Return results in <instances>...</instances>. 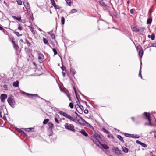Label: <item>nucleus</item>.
<instances>
[{
  "mask_svg": "<svg viewBox=\"0 0 156 156\" xmlns=\"http://www.w3.org/2000/svg\"><path fill=\"white\" fill-rule=\"evenodd\" d=\"M112 151L113 152L119 156L121 154V151L118 149L117 147H114L112 148Z\"/></svg>",
  "mask_w": 156,
  "mask_h": 156,
  "instance_id": "5",
  "label": "nucleus"
},
{
  "mask_svg": "<svg viewBox=\"0 0 156 156\" xmlns=\"http://www.w3.org/2000/svg\"><path fill=\"white\" fill-rule=\"evenodd\" d=\"M151 39L153 40H154V38H155V35L153 33H152L151 35Z\"/></svg>",
  "mask_w": 156,
  "mask_h": 156,
  "instance_id": "48",
  "label": "nucleus"
},
{
  "mask_svg": "<svg viewBox=\"0 0 156 156\" xmlns=\"http://www.w3.org/2000/svg\"><path fill=\"white\" fill-rule=\"evenodd\" d=\"M139 57L141 58L143 54V49L139 51Z\"/></svg>",
  "mask_w": 156,
  "mask_h": 156,
  "instance_id": "18",
  "label": "nucleus"
},
{
  "mask_svg": "<svg viewBox=\"0 0 156 156\" xmlns=\"http://www.w3.org/2000/svg\"><path fill=\"white\" fill-rule=\"evenodd\" d=\"M18 29L20 30H22V28L21 26H20L18 27Z\"/></svg>",
  "mask_w": 156,
  "mask_h": 156,
  "instance_id": "62",
  "label": "nucleus"
},
{
  "mask_svg": "<svg viewBox=\"0 0 156 156\" xmlns=\"http://www.w3.org/2000/svg\"><path fill=\"white\" fill-rule=\"evenodd\" d=\"M75 113L80 118V117H81L79 115H78L77 113L75 112Z\"/></svg>",
  "mask_w": 156,
  "mask_h": 156,
  "instance_id": "58",
  "label": "nucleus"
},
{
  "mask_svg": "<svg viewBox=\"0 0 156 156\" xmlns=\"http://www.w3.org/2000/svg\"><path fill=\"white\" fill-rule=\"evenodd\" d=\"M33 64L34 66L35 67H37V66L36 64L35 63V62H33Z\"/></svg>",
  "mask_w": 156,
  "mask_h": 156,
  "instance_id": "61",
  "label": "nucleus"
},
{
  "mask_svg": "<svg viewBox=\"0 0 156 156\" xmlns=\"http://www.w3.org/2000/svg\"><path fill=\"white\" fill-rule=\"evenodd\" d=\"M52 50L54 53V55H56L57 54V52L55 48H52Z\"/></svg>",
  "mask_w": 156,
  "mask_h": 156,
  "instance_id": "47",
  "label": "nucleus"
},
{
  "mask_svg": "<svg viewBox=\"0 0 156 156\" xmlns=\"http://www.w3.org/2000/svg\"><path fill=\"white\" fill-rule=\"evenodd\" d=\"M94 136L97 139H101V136L98 134H94Z\"/></svg>",
  "mask_w": 156,
  "mask_h": 156,
  "instance_id": "39",
  "label": "nucleus"
},
{
  "mask_svg": "<svg viewBox=\"0 0 156 156\" xmlns=\"http://www.w3.org/2000/svg\"><path fill=\"white\" fill-rule=\"evenodd\" d=\"M65 69H66V68L65 67H61V69H62V71L64 70Z\"/></svg>",
  "mask_w": 156,
  "mask_h": 156,
  "instance_id": "64",
  "label": "nucleus"
},
{
  "mask_svg": "<svg viewBox=\"0 0 156 156\" xmlns=\"http://www.w3.org/2000/svg\"><path fill=\"white\" fill-rule=\"evenodd\" d=\"M136 48L137 50L140 51L141 50H142V47L140 45H138L136 47Z\"/></svg>",
  "mask_w": 156,
  "mask_h": 156,
  "instance_id": "44",
  "label": "nucleus"
},
{
  "mask_svg": "<svg viewBox=\"0 0 156 156\" xmlns=\"http://www.w3.org/2000/svg\"><path fill=\"white\" fill-rule=\"evenodd\" d=\"M117 138L120 140V141L122 142L123 143L124 142V141L123 140L122 137L120 135H118L117 136Z\"/></svg>",
  "mask_w": 156,
  "mask_h": 156,
  "instance_id": "22",
  "label": "nucleus"
},
{
  "mask_svg": "<svg viewBox=\"0 0 156 156\" xmlns=\"http://www.w3.org/2000/svg\"><path fill=\"white\" fill-rule=\"evenodd\" d=\"M66 1L67 4L69 6L72 3L71 0H66Z\"/></svg>",
  "mask_w": 156,
  "mask_h": 156,
  "instance_id": "36",
  "label": "nucleus"
},
{
  "mask_svg": "<svg viewBox=\"0 0 156 156\" xmlns=\"http://www.w3.org/2000/svg\"><path fill=\"white\" fill-rule=\"evenodd\" d=\"M52 5L55 3L54 0H50Z\"/></svg>",
  "mask_w": 156,
  "mask_h": 156,
  "instance_id": "56",
  "label": "nucleus"
},
{
  "mask_svg": "<svg viewBox=\"0 0 156 156\" xmlns=\"http://www.w3.org/2000/svg\"><path fill=\"white\" fill-rule=\"evenodd\" d=\"M23 5L26 8L27 11H30V7L29 4L28 3L26 2H23Z\"/></svg>",
  "mask_w": 156,
  "mask_h": 156,
  "instance_id": "9",
  "label": "nucleus"
},
{
  "mask_svg": "<svg viewBox=\"0 0 156 156\" xmlns=\"http://www.w3.org/2000/svg\"><path fill=\"white\" fill-rule=\"evenodd\" d=\"M29 28L30 31L33 33V34H35V31L34 30V28L33 26H29Z\"/></svg>",
  "mask_w": 156,
  "mask_h": 156,
  "instance_id": "17",
  "label": "nucleus"
},
{
  "mask_svg": "<svg viewBox=\"0 0 156 156\" xmlns=\"http://www.w3.org/2000/svg\"><path fill=\"white\" fill-rule=\"evenodd\" d=\"M132 30L136 32H139L140 31L136 27H133L132 29Z\"/></svg>",
  "mask_w": 156,
  "mask_h": 156,
  "instance_id": "31",
  "label": "nucleus"
},
{
  "mask_svg": "<svg viewBox=\"0 0 156 156\" xmlns=\"http://www.w3.org/2000/svg\"><path fill=\"white\" fill-rule=\"evenodd\" d=\"M80 119H78L77 120V121L80 124V125H83L86 127H89V128H92V129H94L93 127H92L91 125L85 121L82 117H80Z\"/></svg>",
  "mask_w": 156,
  "mask_h": 156,
  "instance_id": "1",
  "label": "nucleus"
},
{
  "mask_svg": "<svg viewBox=\"0 0 156 156\" xmlns=\"http://www.w3.org/2000/svg\"><path fill=\"white\" fill-rule=\"evenodd\" d=\"M122 150L125 153H127L129 151L128 149L126 147H122Z\"/></svg>",
  "mask_w": 156,
  "mask_h": 156,
  "instance_id": "28",
  "label": "nucleus"
},
{
  "mask_svg": "<svg viewBox=\"0 0 156 156\" xmlns=\"http://www.w3.org/2000/svg\"><path fill=\"white\" fill-rule=\"evenodd\" d=\"M38 62L40 63H43L44 60V57L42 54L38 53Z\"/></svg>",
  "mask_w": 156,
  "mask_h": 156,
  "instance_id": "4",
  "label": "nucleus"
},
{
  "mask_svg": "<svg viewBox=\"0 0 156 156\" xmlns=\"http://www.w3.org/2000/svg\"><path fill=\"white\" fill-rule=\"evenodd\" d=\"M12 42L13 44L14 49L15 50H17L19 48L18 46L15 43V42L14 41H12Z\"/></svg>",
  "mask_w": 156,
  "mask_h": 156,
  "instance_id": "15",
  "label": "nucleus"
},
{
  "mask_svg": "<svg viewBox=\"0 0 156 156\" xmlns=\"http://www.w3.org/2000/svg\"><path fill=\"white\" fill-rule=\"evenodd\" d=\"M77 12V10L76 9H73L70 10V11L69 12V14H71Z\"/></svg>",
  "mask_w": 156,
  "mask_h": 156,
  "instance_id": "21",
  "label": "nucleus"
},
{
  "mask_svg": "<svg viewBox=\"0 0 156 156\" xmlns=\"http://www.w3.org/2000/svg\"><path fill=\"white\" fill-rule=\"evenodd\" d=\"M7 98V95L6 94H2L0 96V98L1 101L3 102L4 100Z\"/></svg>",
  "mask_w": 156,
  "mask_h": 156,
  "instance_id": "10",
  "label": "nucleus"
},
{
  "mask_svg": "<svg viewBox=\"0 0 156 156\" xmlns=\"http://www.w3.org/2000/svg\"><path fill=\"white\" fill-rule=\"evenodd\" d=\"M21 93L23 94H25L27 96L30 98H31L33 96L39 97V96L37 94H30L29 93H27L24 91H22Z\"/></svg>",
  "mask_w": 156,
  "mask_h": 156,
  "instance_id": "7",
  "label": "nucleus"
},
{
  "mask_svg": "<svg viewBox=\"0 0 156 156\" xmlns=\"http://www.w3.org/2000/svg\"><path fill=\"white\" fill-rule=\"evenodd\" d=\"M25 50L27 53H29L30 51V50L29 48H25Z\"/></svg>",
  "mask_w": 156,
  "mask_h": 156,
  "instance_id": "32",
  "label": "nucleus"
},
{
  "mask_svg": "<svg viewBox=\"0 0 156 156\" xmlns=\"http://www.w3.org/2000/svg\"><path fill=\"white\" fill-rule=\"evenodd\" d=\"M84 113H85V114H87L88 113V111L87 110V109H85L84 110Z\"/></svg>",
  "mask_w": 156,
  "mask_h": 156,
  "instance_id": "57",
  "label": "nucleus"
},
{
  "mask_svg": "<svg viewBox=\"0 0 156 156\" xmlns=\"http://www.w3.org/2000/svg\"><path fill=\"white\" fill-rule=\"evenodd\" d=\"M41 98V99L43 100H44V101H45L46 103L47 104V105H49L50 104V102L49 101H47L46 100H45V99H43V98Z\"/></svg>",
  "mask_w": 156,
  "mask_h": 156,
  "instance_id": "46",
  "label": "nucleus"
},
{
  "mask_svg": "<svg viewBox=\"0 0 156 156\" xmlns=\"http://www.w3.org/2000/svg\"><path fill=\"white\" fill-rule=\"evenodd\" d=\"M59 113L61 115H63V116L65 117H67V115H68V114L64 112L63 111H60L59 112Z\"/></svg>",
  "mask_w": 156,
  "mask_h": 156,
  "instance_id": "13",
  "label": "nucleus"
},
{
  "mask_svg": "<svg viewBox=\"0 0 156 156\" xmlns=\"http://www.w3.org/2000/svg\"><path fill=\"white\" fill-rule=\"evenodd\" d=\"M49 121V120L48 119H45L43 122V124H46Z\"/></svg>",
  "mask_w": 156,
  "mask_h": 156,
  "instance_id": "40",
  "label": "nucleus"
},
{
  "mask_svg": "<svg viewBox=\"0 0 156 156\" xmlns=\"http://www.w3.org/2000/svg\"><path fill=\"white\" fill-rule=\"evenodd\" d=\"M131 119L133 122H134L135 121V118L134 117H131Z\"/></svg>",
  "mask_w": 156,
  "mask_h": 156,
  "instance_id": "55",
  "label": "nucleus"
},
{
  "mask_svg": "<svg viewBox=\"0 0 156 156\" xmlns=\"http://www.w3.org/2000/svg\"><path fill=\"white\" fill-rule=\"evenodd\" d=\"M48 124L49 126L48 129H50L52 130V129L54 128V126L53 124L51 122H49L48 123Z\"/></svg>",
  "mask_w": 156,
  "mask_h": 156,
  "instance_id": "23",
  "label": "nucleus"
},
{
  "mask_svg": "<svg viewBox=\"0 0 156 156\" xmlns=\"http://www.w3.org/2000/svg\"><path fill=\"white\" fill-rule=\"evenodd\" d=\"M43 41L44 42V43L48 45V40L45 38H43Z\"/></svg>",
  "mask_w": 156,
  "mask_h": 156,
  "instance_id": "35",
  "label": "nucleus"
},
{
  "mask_svg": "<svg viewBox=\"0 0 156 156\" xmlns=\"http://www.w3.org/2000/svg\"><path fill=\"white\" fill-rule=\"evenodd\" d=\"M3 87L4 88L5 90H8V87L6 85H4L3 86Z\"/></svg>",
  "mask_w": 156,
  "mask_h": 156,
  "instance_id": "52",
  "label": "nucleus"
},
{
  "mask_svg": "<svg viewBox=\"0 0 156 156\" xmlns=\"http://www.w3.org/2000/svg\"><path fill=\"white\" fill-rule=\"evenodd\" d=\"M19 131L21 134H23L25 136H26V134L25 133L23 130H21L20 129H19Z\"/></svg>",
  "mask_w": 156,
  "mask_h": 156,
  "instance_id": "42",
  "label": "nucleus"
},
{
  "mask_svg": "<svg viewBox=\"0 0 156 156\" xmlns=\"http://www.w3.org/2000/svg\"><path fill=\"white\" fill-rule=\"evenodd\" d=\"M136 142L140 145L142 147H147V145L141 142L140 141L137 140L136 141Z\"/></svg>",
  "mask_w": 156,
  "mask_h": 156,
  "instance_id": "11",
  "label": "nucleus"
},
{
  "mask_svg": "<svg viewBox=\"0 0 156 156\" xmlns=\"http://www.w3.org/2000/svg\"><path fill=\"white\" fill-rule=\"evenodd\" d=\"M2 118L4 120H6V117L5 116H4L3 117H2Z\"/></svg>",
  "mask_w": 156,
  "mask_h": 156,
  "instance_id": "60",
  "label": "nucleus"
},
{
  "mask_svg": "<svg viewBox=\"0 0 156 156\" xmlns=\"http://www.w3.org/2000/svg\"><path fill=\"white\" fill-rule=\"evenodd\" d=\"M130 12L131 14H133L134 13L133 10V9H131L130 10Z\"/></svg>",
  "mask_w": 156,
  "mask_h": 156,
  "instance_id": "59",
  "label": "nucleus"
},
{
  "mask_svg": "<svg viewBox=\"0 0 156 156\" xmlns=\"http://www.w3.org/2000/svg\"><path fill=\"white\" fill-rule=\"evenodd\" d=\"M8 102L9 105L12 107L14 106L15 104V101L11 97H9L7 100Z\"/></svg>",
  "mask_w": 156,
  "mask_h": 156,
  "instance_id": "6",
  "label": "nucleus"
},
{
  "mask_svg": "<svg viewBox=\"0 0 156 156\" xmlns=\"http://www.w3.org/2000/svg\"><path fill=\"white\" fill-rule=\"evenodd\" d=\"M19 82L18 81H16L13 83L12 85L15 87H17L19 86Z\"/></svg>",
  "mask_w": 156,
  "mask_h": 156,
  "instance_id": "19",
  "label": "nucleus"
},
{
  "mask_svg": "<svg viewBox=\"0 0 156 156\" xmlns=\"http://www.w3.org/2000/svg\"><path fill=\"white\" fill-rule=\"evenodd\" d=\"M73 90H74V92L75 93V95H76V98H77V100H78V101L79 102V100L78 99V97H77V94H76V88L73 87Z\"/></svg>",
  "mask_w": 156,
  "mask_h": 156,
  "instance_id": "27",
  "label": "nucleus"
},
{
  "mask_svg": "<svg viewBox=\"0 0 156 156\" xmlns=\"http://www.w3.org/2000/svg\"><path fill=\"white\" fill-rule=\"evenodd\" d=\"M80 133L85 136L87 137L88 136V134L86 133L85 130L83 129L81 130Z\"/></svg>",
  "mask_w": 156,
  "mask_h": 156,
  "instance_id": "14",
  "label": "nucleus"
},
{
  "mask_svg": "<svg viewBox=\"0 0 156 156\" xmlns=\"http://www.w3.org/2000/svg\"><path fill=\"white\" fill-rule=\"evenodd\" d=\"M152 21V19L151 18H149L147 19V24H151Z\"/></svg>",
  "mask_w": 156,
  "mask_h": 156,
  "instance_id": "25",
  "label": "nucleus"
},
{
  "mask_svg": "<svg viewBox=\"0 0 156 156\" xmlns=\"http://www.w3.org/2000/svg\"><path fill=\"white\" fill-rule=\"evenodd\" d=\"M133 136L132 138H138L140 137V136L138 135H134L133 134Z\"/></svg>",
  "mask_w": 156,
  "mask_h": 156,
  "instance_id": "37",
  "label": "nucleus"
},
{
  "mask_svg": "<svg viewBox=\"0 0 156 156\" xmlns=\"http://www.w3.org/2000/svg\"><path fill=\"white\" fill-rule=\"evenodd\" d=\"M70 72L73 76H74L76 73L75 69L72 67L70 68Z\"/></svg>",
  "mask_w": 156,
  "mask_h": 156,
  "instance_id": "16",
  "label": "nucleus"
},
{
  "mask_svg": "<svg viewBox=\"0 0 156 156\" xmlns=\"http://www.w3.org/2000/svg\"><path fill=\"white\" fill-rule=\"evenodd\" d=\"M26 43L27 45L29 47L31 45V44L28 41H26Z\"/></svg>",
  "mask_w": 156,
  "mask_h": 156,
  "instance_id": "53",
  "label": "nucleus"
},
{
  "mask_svg": "<svg viewBox=\"0 0 156 156\" xmlns=\"http://www.w3.org/2000/svg\"><path fill=\"white\" fill-rule=\"evenodd\" d=\"M125 136H126L129 137H132L133 136V134H129L127 133H125Z\"/></svg>",
  "mask_w": 156,
  "mask_h": 156,
  "instance_id": "33",
  "label": "nucleus"
},
{
  "mask_svg": "<svg viewBox=\"0 0 156 156\" xmlns=\"http://www.w3.org/2000/svg\"><path fill=\"white\" fill-rule=\"evenodd\" d=\"M52 5L54 7L55 9H59L60 8L58 5H56L55 3H54Z\"/></svg>",
  "mask_w": 156,
  "mask_h": 156,
  "instance_id": "34",
  "label": "nucleus"
},
{
  "mask_svg": "<svg viewBox=\"0 0 156 156\" xmlns=\"http://www.w3.org/2000/svg\"><path fill=\"white\" fill-rule=\"evenodd\" d=\"M64 127L66 129L75 132V130L73 125L68 123H66L64 125Z\"/></svg>",
  "mask_w": 156,
  "mask_h": 156,
  "instance_id": "2",
  "label": "nucleus"
},
{
  "mask_svg": "<svg viewBox=\"0 0 156 156\" xmlns=\"http://www.w3.org/2000/svg\"><path fill=\"white\" fill-rule=\"evenodd\" d=\"M69 106L71 109H72L73 108V105L72 103H70L69 104Z\"/></svg>",
  "mask_w": 156,
  "mask_h": 156,
  "instance_id": "51",
  "label": "nucleus"
},
{
  "mask_svg": "<svg viewBox=\"0 0 156 156\" xmlns=\"http://www.w3.org/2000/svg\"><path fill=\"white\" fill-rule=\"evenodd\" d=\"M55 122L57 123V124H59V121L58 120V119H57L56 117H55Z\"/></svg>",
  "mask_w": 156,
  "mask_h": 156,
  "instance_id": "50",
  "label": "nucleus"
},
{
  "mask_svg": "<svg viewBox=\"0 0 156 156\" xmlns=\"http://www.w3.org/2000/svg\"><path fill=\"white\" fill-rule=\"evenodd\" d=\"M3 110V108L2 107H0V117L2 118V116L1 115V113L2 112V111Z\"/></svg>",
  "mask_w": 156,
  "mask_h": 156,
  "instance_id": "43",
  "label": "nucleus"
},
{
  "mask_svg": "<svg viewBox=\"0 0 156 156\" xmlns=\"http://www.w3.org/2000/svg\"><path fill=\"white\" fill-rule=\"evenodd\" d=\"M66 118H67L68 119H69L71 121H72L74 122H75V119L74 118H73V117H72L70 115H68Z\"/></svg>",
  "mask_w": 156,
  "mask_h": 156,
  "instance_id": "20",
  "label": "nucleus"
},
{
  "mask_svg": "<svg viewBox=\"0 0 156 156\" xmlns=\"http://www.w3.org/2000/svg\"><path fill=\"white\" fill-rule=\"evenodd\" d=\"M18 5H22V2L21 0H16Z\"/></svg>",
  "mask_w": 156,
  "mask_h": 156,
  "instance_id": "38",
  "label": "nucleus"
},
{
  "mask_svg": "<svg viewBox=\"0 0 156 156\" xmlns=\"http://www.w3.org/2000/svg\"><path fill=\"white\" fill-rule=\"evenodd\" d=\"M14 33L17 36H21L22 35V34H20L18 32H15Z\"/></svg>",
  "mask_w": 156,
  "mask_h": 156,
  "instance_id": "45",
  "label": "nucleus"
},
{
  "mask_svg": "<svg viewBox=\"0 0 156 156\" xmlns=\"http://www.w3.org/2000/svg\"><path fill=\"white\" fill-rule=\"evenodd\" d=\"M62 75H63V76L64 77H65V72H64L63 71H62Z\"/></svg>",
  "mask_w": 156,
  "mask_h": 156,
  "instance_id": "63",
  "label": "nucleus"
},
{
  "mask_svg": "<svg viewBox=\"0 0 156 156\" xmlns=\"http://www.w3.org/2000/svg\"><path fill=\"white\" fill-rule=\"evenodd\" d=\"M102 130L103 131L106 133H109V132L105 128H103L102 129Z\"/></svg>",
  "mask_w": 156,
  "mask_h": 156,
  "instance_id": "41",
  "label": "nucleus"
},
{
  "mask_svg": "<svg viewBox=\"0 0 156 156\" xmlns=\"http://www.w3.org/2000/svg\"><path fill=\"white\" fill-rule=\"evenodd\" d=\"M98 142L101 146H100L99 145H98L101 149H104L105 150H107L109 149V147L106 144H101L100 142Z\"/></svg>",
  "mask_w": 156,
  "mask_h": 156,
  "instance_id": "8",
  "label": "nucleus"
},
{
  "mask_svg": "<svg viewBox=\"0 0 156 156\" xmlns=\"http://www.w3.org/2000/svg\"><path fill=\"white\" fill-rule=\"evenodd\" d=\"M12 17L14 19L16 20H17L18 21H20L21 20V17L20 16L18 17H16V16H12Z\"/></svg>",
  "mask_w": 156,
  "mask_h": 156,
  "instance_id": "26",
  "label": "nucleus"
},
{
  "mask_svg": "<svg viewBox=\"0 0 156 156\" xmlns=\"http://www.w3.org/2000/svg\"><path fill=\"white\" fill-rule=\"evenodd\" d=\"M78 102L79 103L78 101H77L76 103H77V104L75 105L76 108H78V107L80 108V109L81 110V111H82L83 110V107L81 105H79L78 104Z\"/></svg>",
  "mask_w": 156,
  "mask_h": 156,
  "instance_id": "12",
  "label": "nucleus"
},
{
  "mask_svg": "<svg viewBox=\"0 0 156 156\" xmlns=\"http://www.w3.org/2000/svg\"><path fill=\"white\" fill-rule=\"evenodd\" d=\"M143 115L145 116L146 117V119L148 120L149 122V123H148V125L151 126H154V125L151 123V119L150 118L149 113H147L145 112L143 114Z\"/></svg>",
  "mask_w": 156,
  "mask_h": 156,
  "instance_id": "3",
  "label": "nucleus"
},
{
  "mask_svg": "<svg viewBox=\"0 0 156 156\" xmlns=\"http://www.w3.org/2000/svg\"><path fill=\"white\" fill-rule=\"evenodd\" d=\"M32 128H27L25 129V130L27 132H30L32 130Z\"/></svg>",
  "mask_w": 156,
  "mask_h": 156,
  "instance_id": "49",
  "label": "nucleus"
},
{
  "mask_svg": "<svg viewBox=\"0 0 156 156\" xmlns=\"http://www.w3.org/2000/svg\"><path fill=\"white\" fill-rule=\"evenodd\" d=\"M140 64H141L140 67V68L138 76H139V77H140L141 79H142V75H141V65H142V62H141Z\"/></svg>",
  "mask_w": 156,
  "mask_h": 156,
  "instance_id": "24",
  "label": "nucleus"
},
{
  "mask_svg": "<svg viewBox=\"0 0 156 156\" xmlns=\"http://www.w3.org/2000/svg\"><path fill=\"white\" fill-rule=\"evenodd\" d=\"M99 2L100 5L104 7L106 6V5L105 4V3L102 1H99Z\"/></svg>",
  "mask_w": 156,
  "mask_h": 156,
  "instance_id": "29",
  "label": "nucleus"
},
{
  "mask_svg": "<svg viewBox=\"0 0 156 156\" xmlns=\"http://www.w3.org/2000/svg\"><path fill=\"white\" fill-rule=\"evenodd\" d=\"M51 37L52 39H54L55 38V36L54 34H51Z\"/></svg>",
  "mask_w": 156,
  "mask_h": 156,
  "instance_id": "54",
  "label": "nucleus"
},
{
  "mask_svg": "<svg viewBox=\"0 0 156 156\" xmlns=\"http://www.w3.org/2000/svg\"><path fill=\"white\" fill-rule=\"evenodd\" d=\"M61 23L62 25H63L65 23V18L63 17H62L61 18Z\"/></svg>",
  "mask_w": 156,
  "mask_h": 156,
  "instance_id": "30",
  "label": "nucleus"
}]
</instances>
